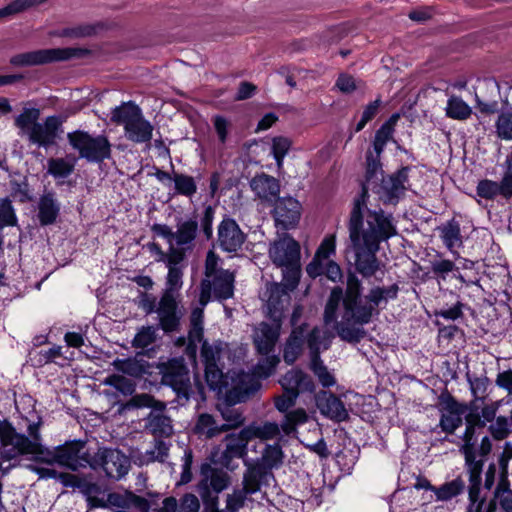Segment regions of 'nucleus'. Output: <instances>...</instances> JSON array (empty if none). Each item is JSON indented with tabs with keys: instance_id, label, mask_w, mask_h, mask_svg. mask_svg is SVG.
Segmentation results:
<instances>
[{
	"instance_id": "1",
	"label": "nucleus",
	"mask_w": 512,
	"mask_h": 512,
	"mask_svg": "<svg viewBox=\"0 0 512 512\" xmlns=\"http://www.w3.org/2000/svg\"><path fill=\"white\" fill-rule=\"evenodd\" d=\"M367 198V188L364 186L354 200L348 224L355 270L363 278H371L380 270L382 264L376 255L380 243L397 235L392 214H386L382 209H367L364 219L363 209L366 208Z\"/></svg>"
},
{
	"instance_id": "2",
	"label": "nucleus",
	"mask_w": 512,
	"mask_h": 512,
	"mask_svg": "<svg viewBox=\"0 0 512 512\" xmlns=\"http://www.w3.org/2000/svg\"><path fill=\"white\" fill-rule=\"evenodd\" d=\"M378 314L379 310L370 293L363 295L362 281L354 272H348L342 320L335 326L338 336L345 342L359 343L367 335L363 326L369 324Z\"/></svg>"
},
{
	"instance_id": "3",
	"label": "nucleus",
	"mask_w": 512,
	"mask_h": 512,
	"mask_svg": "<svg viewBox=\"0 0 512 512\" xmlns=\"http://www.w3.org/2000/svg\"><path fill=\"white\" fill-rule=\"evenodd\" d=\"M41 422L29 423L28 435L19 433L7 419L0 420V458L11 461L23 455H33L37 462L57 464L58 446L53 449L42 444Z\"/></svg>"
},
{
	"instance_id": "4",
	"label": "nucleus",
	"mask_w": 512,
	"mask_h": 512,
	"mask_svg": "<svg viewBox=\"0 0 512 512\" xmlns=\"http://www.w3.org/2000/svg\"><path fill=\"white\" fill-rule=\"evenodd\" d=\"M214 214V208L208 205L204 208L200 223L198 217L192 215L177 218L175 231L169 225L159 223L153 224L151 231L166 239L168 243H173L174 249L178 250V255L186 257V253L192 252L196 247L200 229L207 240L212 238Z\"/></svg>"
},
{
	"instance_id": "5",
	"label": "nucleus",
	"mask_w": 512,
	"mask_h": 512,
	"mask_svg": "<svg viewBox=\"0 0 512 512\" xmlns=\"http://www.w3.org/2000/svg\"><path fill=\"white\" fill-rule=\"evenodd\" d=\"M219 257L209 251L205 259L204 278L200 283L199 303L206 306L211 299L227 300L234 295L235 275L218 265Z\"/></svg>"
},
{
	"instance_id": "6",
	"label": "nucleus",
	"mask_w": 512,
	"mask_h": 512,
	"mask_svg": "<svg viewBox=\"0 0 512 512\" xmlns=\"http://www.w3.org/2000/svg\"><path fill=\"white\" fill-rule=\"evenodd\" d=\"M159 374L161 383L175 392L179 404L187 403L195 392L201 399L205 398L204 385L199 380H195V389L193 388L190 371L183 358H172L160 364Z\"/></svg>"
},
{
	"instance_id": "7",
	"label": "nucleus",
	"mask_w": 512,
	"mask_h": 512,
	"mask_svg": "<svg viewBox=\"0 0 512 512\" xmlns=\"http://www.w3.org/2000/svg\"><path fill=\"white\" fill-rule=\"evenodd\" d=\"M110 120L123 126L125 137L134 143H147L152 139L153 125L144 118L140 107L132 101L115 107Z\"/></svg>"
},
{
	"instance_id": "8",
	"label": "nucleus",
	"mask_w": 512,
	"mask_h": 512,
	"mask_svg": "<svg viewBox=\"0 0 512 512\" xmlns=\"http://www.w3.org/2000/svg\"><path fill=\"white\" fill-rule=\"evenodd\" d=\"M67 140L80 158L92 163H101L111 157V143L107 136H93L84 130H75L67 134Z\"/></svg>"
},
{
	"instance_id": "9",
	"label": "nucleus",
	"mask_w": 512,
	"mask_h": 512,
	"mask_svg": "<svg viewBox=\"0 0 512 512\" xmlns=\"http://www.w3.org/2000/svg\"><path fill=\"white\" fill-rule=\"evenodd\" d=\"M90 54L85 48H51L19 53L10 58V64L16 67H27L81 58Z\"/></svg>"
},
{
	"instance_id": "10",
	"label": "nucleus",
	"mask_w": 512,
	"mask_h": 512,
	"mask_svg": "<svg viewBox=\"0 0 512 512\" xmlns=\"http://www.w3.org/2000/svg\"><path fill=\"white\" fill-rule=\"evenodd\" d=\"M129 458L118 449L99 447L91 454L89 467L94 471L102 470L106 477L114 480L123 478L130 469Z\"/></svg>"
},
{
	"instance_id": "11",
	"label": "nucleus",
	"mask_w": 512,
	"mask_h": 512,
	"mask_svg": "<svg viewBox=\"0 0 512 512\" xmlns=\"http://www.w3.org/2000/svg\"><path fill=\"white\" fill-rule=\"evenodd\" d=\"M229 483L230 477L226 472L213 468L209 464H203L198 492L205 506L218 505V494L225 490Z\"/></svg>"
},
{
	"instance_id": "12",
	"label": "nucleus",
	"mask_w": 512,
	"mask_h": 512,
	"mask_svg": "<svg viewBox=\"0 0 512 512\" xmlns=\"http://www.w3.org/2000/svg\"><path fill=\"white\" fill-rule=\"evenodd\" d=\"M222 348L220 345H211L206 341L202 344L201 358L205 366V378L212 390L221 391L229 385L228 377L219 366Z\"/></svg>"
},
{
	"instance_id": "13",
	"label": "nucleus",
	"mask_w": 512,
	"mask_h": 512,
	"mask_svg": "<svg viewBox=\"0 0 512 512\" xmlns=\"http://www.w3.org/2000/svg\"><path fill=\"white\" fill-rule=\"evenodd\" d=\"M438 402L441 411L439 426L442 431L453 434L462 425V415L468 413V404L459 403L447 390L439 395Z\"/></svg>"
},
{
	"instance_id": "14",
	"label": "nucleus",
	"mask_w": 512,
	"mask_h": 512,
	"mask_svg": "<svg viewBox=\"0 0 512 512\" xmlns=\"http://www.w3.org/2000/svg\"><path fill=\"white\" fill-rule=\"evenodd\" d=\"M85 442L83 441H66L62 445H58L57 465L65 467L71 471L89 467L91 453L84 451Z\"/></svg>"
},
{
	"instance_id": "15",
	"label": "nucleus",
	"mask_w": 512,
	"mask_h": 512,
	"mask_svg": "<svg viewBox=\"0 0 512 512\" xmlns=\"http://www.w3.org/2000/svg\"><path fill=\"white\" fill-rule=\"evenodd\" d=\"M249 441L250 438L244 427L237 433L227 434L222 440L224 449L221 451L217 462L221 466L233 470L232 462L234 459H246Z\"/></svg>"
},
{
	"instance_id": "16",
	"label": "nucleus",
	"mask_w": 512,
	"mask_h": 512,
	"mask_svg": "<svg viewBox=\"0 0 512 512\" xmlns=\"http://www.w3.org/2000/svg\"><path fill=\"white\" fill-rule=\"evenodd\" d=\"M247 235L242 231L235 219L225 216L217 229V244L219 248L228 253L241 250Z\"/></svg>"
},
{
	"instance_id": "17",
	"label": "nucleus",
	"mask_w": 512,
	"mask_h": 512,
	"mask_svg": "<svg viewBox=\"0 0 512 512\" xmlns=\"http://www.w3.org/2000/svg\"><path fill=\"white\" fill-rule=\"evenodd\" d=\"M301 214V203L290 196L278 198L272 211L276 227L283 230L295 228L300 221Z\"/></svg>"
},
{
	"instance_id": "18",
	"label": "nucleus",
	"mask_w": 512,
	"mask_h": 512,
	"mask_svg": "<svg viewBox=\"0 0 512 512\" xmlns=\"http://www.w3.org/2000/svg\"><path fill=\"white\" fill-rule=\"evenodd\" d=\"M410 168L404 166L388 177H382L376 192L384 203L396 204L407 189L408 173Z\"/></svg>"
},
{
	"instance_id": "19",
	"label": "nucleus",
	"mask_w": 512,
	"mask_h": 512,
	"mask_svg": "<svg viewBox=\"0 0 512 512\" xmlns=\"http://www.w3.org/2000/svg\"><path fill=\"white\" fill-rule=\"evenodd\" d=\"M64 120L59 116H48L42 123H37L31 127V133L28 140L39 147H51L56 144V139L63 131L62 125Z\"/></svg>"
},
{
	"instance_id": "20",
	"label": "nucleus",
	"mask_w": 512,
	"mask_h": 512,
	"mask_svg": "<svg viewBox=\"0 0 512 512\" xmlns=\"http://www.w3.org/2000/svg\"><path fill=\"white\" fill-rule=\"evenodd\" d=\"M177 297L174 295L162 294L156 313L159 319V327L165 333L179 331L181 311L178 309Z\"/></svg>"
},
{
	"instance_id": "21",
	"label": "nucleus",
	"mask_w": 512,
	"mask_h": 512,
	"mask_svg": "<svg viewBox=\"0 0 512 512\" xmlns=\"http://www.w3.org/2000/svg\"><path fill=\"white\" fill-rule=\"evenodd\" d=\"M269 256L277 266L297 264L300 262V245L289 234H284L271 245Z\"/></svg>"
},
{
	"instance_id": "22",
	"label": "nucleus",
	"mask_w": 512,
	"mask_h": 512,
	"mask_svg": "<svg viewBox=\"0 0 512 512\" xmlns=\"http://www.w3.org/2000/svg\"><path fill=\"white\" fill-rule=\"evenodd\" d=\"M144 428L146 432L161 440V438L170 437L173 432L171 417L167 414L166 404L158 402L145 418Z\"/></svg>"
},
{
	"instance_id": "23",
	"label": "nucleus",
	"mask_w": 512,
	"mask_h": 512,
	"mask_svg": "<svg viewBox=\"0 0 512 512\" xmlns=\"http://www.w3.org/2000/svg\"><path fill=\"white\" fill-rule=\"evenodd\" d=\"M266 310L268 317L273 322H281L284 316V310L289 305L291 297L289 292L279 283L267 285L265 292Z\"/></svg>"
},
{
	"instance_id": "24",
	"label": "nucleus",
	"mask_w": 512,
	"mask_h": 512,
	"mask_svg": "<svg viewBox=\"0 0 512 512\" xmlns=\"http://www.w3.org/2000/svg\"><path fill=\"white\" fill-rule=\"evenodd\" d=\"M254 374L246 372L235 373L231 377V388L227 391V398L234 403H241L246 401L260 388V383L255 378Z\"/></svg>"
},
{
	"instance_id": "25",
	"label": "nucleus",
	"mask_w": 512,
	"mask_h": 512,
	"mask_svg": "<svg viewBox=\"0 0 512 512\" xmlns=\"http://www.w3.org/2000/svg\"><path fill=\"white\" fill-rule=\"evenodd\" d=\"M281 322L268 324L261 322L253 333V343L258 354H270L275 351L280 336Z\"/></svg>"
},
{
	"instance_id": "26",
	"label": "nucleus",
	"mask_w": 512,
	"mask_h": 512,
	"mask_svg": "<svg viewBox=\"0 0 512 512\" xmlns=\"http://www.w3.org/2000/svg\"><path fill=\"white\" fill-rule=\"evenodd\" d=\"M316 405L322 415L342 422L349 418V413L339 397L330 391H319L315 397Z\"/></svg>"
},
{
	"instance_id": "27",
	"label": "nucleus",
	"mask_w": 512,
	"mask_h": 512,
	"mask_svg": "<svg viewBox=\"0 0 512 512\" xmlns=\"http://www.w3.org/2000/svg\"><path fill=\"white\" fill-rule=\"evenodd\" d=\"M61 210V204L52 190H45L37 202V219L41 226L56 223Z\"/></svg>"
},
{
	"instance_id": "28",
	"label": "nucleus",
	"mask_w": 512,
	"mask_h": 512,
	"mask_svg": "<svg viewBox=\"0 0 512 512\" xmlns=\"http://www.w3.org/2000/svg\"><path fill=\"white\" fill-rule=\"evenodd\" d=\"M245 471L242 479V489L249 495L260 491L263 484H267L268 477L273 476L255 461L244 459Z\"/></svg>"
},
{
	"instance_id": "29",
	"label": "nucleus",
	"mask_w": 512,
	"mask_h": 512,
	"mask_svg": "<svg viewBox=\"0 0 512 512\" xmlns=\"http://www.w3.org/2000/svg\"><path fill=\"white\" fill-rule=\"evenodd\" d=\"M283 390L292 397H298L300 392H312L315 385L312 378L301 370H290L280 380Z\"/></svg>"
},
{
	"instance_id": "30",
	"label": "nucleus",
	"mask_w": 512,
	"mask_h": 512,
	"mask_svg": "<svg viewBox=\"0 0 512 512\" xmlns=\"http://www.w3.org/2000/svg\"><path fill=\"white\" fill-rule=\"evenodd\" d=\"M250 187L256 196L265 201H271L279 195V181L268 174L260 173L250 181Z\"/></svg>"
},
{
	"instance_id": "31",
	"label": "nucleus",
	"mask_w": 512,
	"mask_h": 512,
	"mask_svg": "<svg viewBox=\"0 0 512 512\" xmlns=\"http://www.w3.org/2000/svg\"><path fill=\"white\" fill-rule=\"evenodd\" d=\"M171 263H164L168 269V274L165 282V289L163 294L178 296V292L183 285V269H184V261L186 257L177 255Z\"/></svg>"
},
{
	"instance_id": "32",
	"label": "nucleus",
	"mask_w": 512,
	"mask_h": 512,
	"mask_svg": "<svg viewBox=\"0 0 512 512\" xmlns=\"http://www.w3.org/2000/svg\"><path fill=\"white\" fill-rule=\"evenodd\" d=\"M466 429L463 434V445L460 447V451L475 449L474 436L476 430L484 428L483 421H480V413L478 407L474 403H468V413L465 415Z\"/></svg>"
},
{
	"instance_id": "33",
	"label": "nucleus",
	"mask_w": 512,
	"mask_h": 512,
	"mask_svg": "<svg viewBox=\"0 0 512 512\" xmlns=\"http://www.w3.org/2000/svg\"><path fill=\"white\" fill-rule=\"evenodd\" d=\"M304 332V324L295 327L286 340L283 351V359L289 365L293 364L302 353L304 344Z\"/></svg>"
},
{
	"instance_id": "34",
	"label": "nucleus",
	"mask_w": 512,
	"mask_h": 512,
	"mask_svg": "<svg viewBox=\"0 0 512 512\" xmlns=\"http://www.w3.org/2000/svg\"><path fill=\"white\" fill-rule=\"evenodd\" d=\"M380 157L381 154H377L373 150H368L366 153L365 183L362 184V188L365 186L367 191L369 189L375 190L378 182L384 177Z\"/></svg>"
},
{
	"instance_id": "35",
	"label": "nucleus",
	"mask_w": 512,
	"mask_h": 512,
	"mask_svg": "<svg viewBox=\"0 0 512 512\" xmlns=\"http://www.w3.org/2000/svg\"><path fill=\"white\" fill-rule=\"evenodd\" d=\"M508 181L502 177L500 182L484 179L478 182L476 191L478 196L484 199L492 200L497 196H502L505 199H511L509 192Z\"/></svg>"
},
{
	"instance_id": "36",
	"label": "nucleus",
	"mask_w": 512,
	"mask_h": 512,
	"mask_svg": "<svg viewBox=\"0 0 512 512\" xmlns=\"http://www.w3.org/2000/svg\"><path fill=\"white\" fill-rule=\"evenodd\" d=\"M284 457L281 445L276 442L274 444H267L262 451L261 457L255 462L269 473H272L273 469H278L283 465Z\"/></svg>"
},
{
	"instance_id": "37",
	"label": "nucleus",
	"mask_w": 512,
	"mask_h": 512,
	"mask_svg": "<svg viewBox=\"0 0 512 512\" xmlns=\"http://www.w3.org/2000/svg\"><path fill=\"white\" fill-rule=\"evenodd\" d=\"M250 441L252 439H260L261 441L272 440L280 435L281 432V424H277L276 422L266 421L263 423H251L248 426L244 427Z\"/></svg>"
},
{
	"instance_id": "38",
	"label": "nucleus",
	"mask_w": 512,
	"mask_h": 512,
	"mask_svg": "<svg viewBox=\"0 0 512 512\" xmlns=\"http://www.w3.org/2000/svg\"><path fill=\"white\" fill-rule=\"evenodd\" d=\"M112 366L118 372L131 377L140 378L147 372L148 363L136 358H117L112 362Z\"/></svg>"
},
{
	"instance_id": "39",
	"label": "nucleus",
	"mask_w": 512,
	"mask_h": 512,
	"mask_svg": "<svg viewBox=\"0 0 512 512\" xmlns=\"http://www.w3.org/2000/svg\"><path fill=\"white\" fill-rule=\"evenodd\" d=\"M224 423L221 424V428L224 432L229 430H235L242 427L245 423V417L243 412L231 404H224L219 407Z\"/></svg>"
},
{
	"instance_id": "40",
	"label": "nucleus",
	"mask_w": 512,
	"mask_h": 512,
	"mask_svg": "<svg viewBox=\"0 0 512 512\" xmlns=\"http://www.w3.org/2000/svg\"><path fill=\"white\" fill-rule=\"evenodd\" d=\"M194 432L199 436H205L208 439L216 437L223 433L221 425H218L214 417L208 413H202L198 416L194 426Z\"/></svg>"
},
{
	"instance_id": "41",
	"label": "nucleus",
	"mask_w": 512,
	"mask_h": 512,
	"mask_svg": "<svg viewBox=\"0 0 512 512\" xmlns=\"http://www.w3.org/2000/svg\"><path fill=\"white\" fill-rule=\"evenodd\" d=\"M307 345L310 352V360L320 358L321 350L328 349L330 345L327 333L318 327H314L307 336Z\"/></svg>"
},
{
	"instance_id": "42",
	"label": "nucleus",
	"mask_w": 512,
	"mask_h": 512,
	"mask_svg": "<svg viewBox=\"0 0 512 512\" xmlns=\"http://www.w3.org/2000/svg\"><path fill=\"white\" fill-rule=\"evenodd\" d=\"M39 117L40 110L38 108H24L14 122L19 129V135L28 137L32 130L31 127L38 123Z\"/></svg>"
},
{
	"instance_id": "43",
	"label": "nucleus",
	"mask_w": 512,
	"mask_h": 512,
	"mask_svg": "<svg viewBox=\"0 0 512 512\" xmlns=\"http://www.w3.org/2000/svg\"><path fill=\"white\" fill-rule=\"evenodd\" d=\"M439 230L443 243L450 251L462 244L460 225L455 219L449 220L446 224L439 227Z\"/></svg>"
},
{
	"instance_id": "44",
	"label": "nucleus",
	"mask_w": 512,
	"mask_h": 512,
	"mask_svg": "<svg viewBox=\"0 0 512 512\" xmlns=\"http://www.w3.org/2000/svg\"><path fill=\"white\" fill-rule=\"evenodd\" d=\"M446 116L454 120H466L472 114V108L460 97L451 96L447 101Z\"/></svg>"
},
{
	"instance_id": "45",
	"label": "nucleus",
	"mask_w": 512,
	"mask_h": 512,
	"mask_svg": "<svg viewBox=\"0 0 512 512\" xmlns=\"http://www.w3.org/2000/svg\"><path fill=\"white\" fill-rule=\"evenodd\" d=\"M465 489V482L461 477L446 482L435 489V497L437 501H449L460 495Z\"/></svg>"
},
{
	"instance_id": "46",
	"label": "nucleus",
	"mask_w": 512,
	"mask_h": 512,
	"mask_svg": "<svg viewBox=\"0 0 512 512\" xmlns=\"http://www.w3.org/2000/svg\"><path fill=\"white\" fill-rule=\"evenodd\" d=\"M173 182L176 194L191 198L197 192L196 181L190 175L173 172Z\"/></svg>"
},
{
	"instance_id": "47",
	"label": "nucleus",
	"mask_w": 512,
	"mask_h": 512,
	"mask_svg": "<svg viewBox=\"0 0 512 512\" xmlns=\"http://www.w3.org/2000/svg\"><path fill=\"white\" fill-rule=\"evenodd\" d=\"M48 173L54 178H66L75 168V159L69 161L67 158H50L47 161Z\"/></svg>"
},
{
	"instance_id": "48",
	"label": "nucleus",
	"mask_w": 512,
	"mask_h": 512,
	"mask_svg": "<svg viewBox=\"0 0 512 512\" xmlns=\"http://www.w3.org/2000/svg\"><path fill=\"white\" fill-rule=\"evenodd\" d=\"M399 290V285L394 283L390 286H373L369 289V293L378 308L382 303L386 304L389 300H395Z\"/></svg>"
},
{
	"instance_id": "49",
	"label": "nucleus",
	"mask_w": 512,
	"mask_h": 512,
	"mask_svg": "<svg viewBox=\"0 0 512 512\" xmlns=\"http://www.w3.org/2000/svg\"><path fill=\"white\" fill-rule=\"evenodd\" d=\"M263 356L257 364L253 368V374L257 378H268L275 370L276 366L280 362V359L277 355L273 353L270 354H260Z\"/></svg>"
},
{
	"instance_id": "50",
	"label": "nucleus",
	"mask_w": 512,
	"mask_h": 512,
	"mask_svg": "<svg viewBox=\"0 0 512 512\" xmlns=\"http://www.w3.org/2000/svg\"><path fill=\"white\" fill-rule=\"evenodd\" d=\"M308 420L306 411L302 408L287 412L281 422V429L286 435L296 431V426L304 424Z\"/></svg>"
},
{
	"instance_id": "51",
	"label": "nucleus",
	"mask_w": 512,
	"mask_h": 512,
	"mask_svg": "<svg viewBox=\"0 0 512 512\" xmlns=\"http://www.w3.org/2000/svg\"><path fill=\"white\" fill-rule=\"evenodd\" d=\"M104 385L111 386L125 396H131L136 390L134 381L118 374H112L103 381Z\"/></svg>"
},
{
	"instance_id": "52",
	"label": "nucleus",
	"mask_w": 512,
	"mask_h": 512,
	"mask_svg": "<svg viewBox=\"0 0 512 512\" xmlns=\"http://www.w3.org/2000/svg\"><path fill=\"white\" fill-rule=\"evenodd\" d=\"M344 298V290L337 286L331 290L329 299L326 303L324 310V321L326 324L331 322H336V311L339 305V302Z\"/></svg>"
},
{
	"instance_id": "53",
	"label": "nucleus",
	"mask_w": 512,
	"mask_h": 512,
	"mask_svg": "<svg viewBox=\"0 0 512 512\" xmlns=\"http://www.w3.org/2000/svg\"><path fill=\"white\" fill-rule=\"evenodd\" d=\"M465 458V464L469 474V481L481 480V474L484 466V459H476V450L460 451Z\"/></svg>"
},
{
	"instance_id": "54",
	"label": "nucleus",
	"mask_w": 512,
	"mask_h": 512,
	"mask_svg": "<svg viewBox=\"0 0 512 512\" xmlns=\"http://www.w3.org/2000/svg\"><path fill=\"white\" fill-rule=\"evenodd\" d=\"M511 420L506 416H498L495 422H491L488 431L496 441L504 440L511 433Z\"/></svg>"
},
{
	"instance_id": "55",
	"label": "nucleus",
	"mask_w": 512,
	"mask_h": 512,
	"mask_svg": "<svg viewBox=\"0 0 512 512\" xmlns=\"http://www.w3.org/2000/svg\"><path fill=\"white\" fill-rule=\"evenodd\" d=\"M18 219L12 201L8 198H0V228L17 226Z\"/></svg>"
},
{
	"instance_id": "56",
	"label": "nucleus",
	"mask_w": 512,
	"mask_h": 512,
	"mask_svg": "<svg viewBox=\"0 0 512 512\" xmlns=\"http://www.w3.org/2000/svg\"><path fill=\"white\" fill-rule=\"evenodd\" d=\"M310 369L317 376L323 387H331L335 385V377L328 371L321 358L310 360Z\"/></svg>"
},
{
	"instance_id": "57",
	"label": "nucleus",
	"mask_w": 512,
	"mask_h": 512,
	"mask_svg": "<svg viewBox=\"0 0 512 512\" xmlns=\"http://www.w3.org/2000/svg\"><path fill=\"white\" fill-rule=\"evenodd\" d=\"M470 389L474 398L469 403H474L481 408V404H484L486 398V391L488 386V378L478 377L473 380L469 379Z\"/></svg>"
},
{
	"instance_id": "58",
	"label": "nucleus",
	"mask_w": 512,
	"mask_h": 512,
	"mask_svg": "<svg viewBox=\"0 0 512 512\" xmlns=\"http://www.w3.org/2000/svg\"><path fill=\"white\" fill-rule=\"evenodd\" d=\"M156 340V328L153 326H143L136 333L132 340V346L135 348H147Z\"/></svg>"
},
{
	"instance_id": "59",
	"label": "nucleus",
	"mask_w": 512,
	"mask_h": 512,
	"mask_svg": "<svg viewBox=\"0 0 512 512\" xmlns=\"http://www.w3.org/2000/svg\"><path fill=\"white\" fill-rule=\"evenodd\" d=\"M291 140L287 137L277 136L272 139V154L280 168L283 164V159L291 147Z\"/></svg>"
},
{
	"instance_id": "60",
	"label": "nucleus",
	"mask_w": 512,
	"mask_h": 512,
	"mask_svg": "<svg viewBox=\"0 0 512 512\" xmlns=\"http://www.w3.org/2000/svg\"><path fill=\"white\" fill-rule=\"evenodd\" d=\"M283 281L281 285L287 290V292L294 290L300 279V262L297 264H289L283 266Z\"/></svg>"
},
{
	"instance_id": "61",
	"label": "nucleus",
	"mask_w": 512,
	"mask_h": 512,
	"mask_svg": "<svg viewBox=\"0 0 512 512\" xmlns=\"http://www.w3.org/2000/svg\"><path fill=\"white\" fill-rule=\"evenodd\" d=\"M497 136L504 140H512V113L503 112L495 124Z\"/></svg>"
},
{
	"instance_id": "62",
	"label": "nucleus",
	"mask_w": 512,
	"mask_h": 512,
	"mask_svg": "<svg viewBox=\"0 0 512 512\" xmlns=\"http://www.w3.org/2000/svg\"><path fill=\"white\" fill-rule=\"evenodd\" d=\"M393 133L394 128H390V126L387 125H382L375 133L373 151L377 152V154H382L385 145L392 138Z\"/></svg>"
},
{
	"instance_id": "63",
	"label": "nucleus",
	"mask_w": 512,
	"mask_h": 512,
	"mask_svg": "<svg viewBox=\"0 0 512 512\" xmlns=\"http://www.w3.org/2000/svg\"><path fill=\"white\" fill-rule=\"evenodd\" d=\"M168 450L169 448L164 441L155 438L154 447L146 451L145 459L147 462H164L168 456Z\"/></svg>"
},
{
	"instance_id": "64",
	"label": "nucleus",
	"mask_w": 512,
	"mask_h": 512,
	"mask_svg": "<svg viewBox=\"0 0 512 512\" xmlns=\"http://www.w3.org/2000/svg\"><path fill=\"white\" fill-rule=\"evenodd\" d=\"M248 495L249 494L242 488L235 489L231 494L227 495L226 506L232 512H238L241 508L244 507Z\"/></svg>"
}]
</instances>
